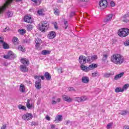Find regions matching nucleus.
I'll return each instance as SVG.
<instances>
[{
	"instance_id": "obj_1",
	"label": "nucleus",
	"mask_w": 129,
	"mask_h": 129,
	"mask_svg": "<svg viewBox=\"0 0 129 129\" xmlns=\"http://www.w3.org/2000/svg\"><path fill=\"white\" fill-rule=\"evenodd\" d=\"M111 61L116 65H121L124 61L123 56L119 54H114L111 56Z\"/></svg>"
},
{
	"instance_id": "obj_2",
	"label": "nucleus",
	"mask_w": 129,
	"mask_h": 129,
	"mask_svg": "<svg viewBox=\"0 0 129 129\" xmlns=\"http://www.w3.org/2000/svg\"><path fill=\"white\" fill-rule=\"evenodd\" d=\"M49 28V23L47 21L42 22L39 24V29L41 32H46Z\"/></svg>"
},
{
	"instance_id": "obj_3",
	"label": "nucleus",
	"mask_w": 129,
	"mask_h": 129,
	"mask_svg": "<svg viewBox=\"0 0 129 129\" xmlns=\"http://www.w3.org/2000/svg\"><path fill=\"white\" fill-rule=\"evenodd\" d=\"M129 34V29L127 28H121L118 30V35L119 37L123 38L126 37Z\"/></svg>"
},
{
	"instance_id": "obj_4",
	"label": "nucleus",
	"mask_w": 129,
	"mask_h": 129,
	"mask_svg": "<svg viewBox=\"0 0 129 129\" xmlns=\"http://www.w3.org/2000/svg\"><path fill=\"white\" fill-rule=\"evenodd\" d=\"M100 10H104L107 7V1L106 0H101L99 2Z\"/></svg>"
},
{
	"instance_id": "obj_5",
	"label": "nucleus",
	"mask_w": 129,
	"mask_h": 129,
	"mask_svg": "<svg viewBox=\"0 0 129 129\" xmlns=\"http://www.w3.org/2000/svg\"><path fill=\"white\" fill-rule=\"evenodd\" d=\"M24 120H30L33 118V115L31 113H26L22 116Z\"/></svg>"
},
{
	"instance_id": "obj_6",
	"label": "nucleus",
	"mask_w": 129,
	"mask_h": 129,
	"mask_svg": "<svg viewBox=\"0 0 129 129\" xmlns=\"http://www.w3.org/2000/svg\"><path fill=\"white\" fill-rule=\"evenodd\" d=\"M35 42L36 43V48L37 49V50H39L40 49V46L41 45V43H42V40H41V39L39 38H35Z\"/></svg>"
},
{
	"instance_id": "obj_7",
	"label": "nucleus",
	"mask_w": 129,
	"mask_h": 129,
	"mask_svg": "<svg viewBox=\"0 0 129 129\" xmlns=\"http://www.w3.org/2000/svg\"><path fill=\"white\" fill-rule=\"evenodd\" d=\"M55 37H56V32L54 31L49 32L47 35V38L49 39H54Z\"/></svg>"
},
{
	"instance_id": "obj_8",
	"label": "nucleus",
	"mask_w": 129,
	"mask_h": 129,
	"mask_svg": "<svg viewBox=\"0 0 129 129\" xmlns=\"http://www.w3.org/2000/svg\"><path fill=\"white\" fill-rule=\"evenodd\" d=\"M79 61L81 65L85 64V63H86V57L83 55L80 56L79 58Z\"/></svg>"
},
{
	"instance_id": "obj_9",
	"label": "nucleus",
	"mask_w": 129,
	"mask_h": 129,
	"mask_svg": "<svg viewBox=\"0 0 129 129\" xmlns=\"http://www.w3.org/2000/svg\"><path fill=\"white\" fill-rule=\"evenodd\" d=\"M24 20L26 23H29L30 24H32V23H33V19H32V17L28 15L24 17Z\"/></svg>"
},
{
	"instance_id": "obj_10",
	"label": "nucleus",
	"mask_w": 129,
	"mask_h": 129,
	"mask_svg": "<svg viewBox=\"0 0 129 129\" xmlns=\"http://www.w3.org/2000/svg\"><path fill=\"white\" fill-rule=\"evenodd\" d=\"M31 100L28 99L26 103V106L29 109H32L34 108V104L31 103Z\"/></svg>"
},
{
	"instance_id": "obj_11",
	"label": "nucleus",
	"mask_w": 129,
	"mask_h": 129,
	"mask_svg": "<svg viewBox=\"0 0 129 129\" xmlns=\"http://www.w3.org/2000/svg\"><path fill=\"white\" fill-rule=\"evenodd\" d=\"M62 99L64 100V101H67V102H72V98H70V97L67 95H63L62 96Z\"/></svg>"
},
{
	"instance_id": "obj_12",
	"label": "nucleus",
	"mask_w": 129,
	"mask_h": 129,
	"mask_svg": "<svg viewBox=\"0 0 129 129\" xmlns=\"http://www.w3.org/2000/svg\"><path fill=\"white\" fill-rule=\"evenodd\" d=\"M41 82H42L41 79H39L38 81H36L35 87L37 88V89H41V87H42V86L41 85Z\"/></svg>"
},
{
	"instance_id": "obj_13",
	"label": "nucleus",
	"mask_w": 129,
	"mask_h": 129,
	"mask_svg": "<svg viewBox=\"0 0 129 129\" xmlns=\"http://www.w3.org/2000/svg\"><path fill=\"white\" fill-rule=\"evenodd\" d=\"M112 19V14H109L106 16V18L104 19V22L106 23V22H109L111 21Z\"/></svg>"
},
{
	"instance_id": "obj_14",
	"label": "nucleus",
	"mask_w": 129,
	"mask_h": 129,
	"mask_svg": "<svg viewBox=\"0 0 129 129\" xmlns=\"http://www.w3.org/2000/svg\"><path fill=\"white\" fill-rule=\"evenodd\" d=\"M82 82L83 83L87 84L89 82V78L86 76H83L82 78Z\"/></svg>"
},
{
	"instance_id": "obj_15",
	"label": "nucleus",
	"mask_w": 129,
	"mask_h": 129,
	"mask_svg": "<svg viewBox=\"0 0 129 129\" xmlns=\"http://www.w3.org/2000/svg\"><path fill=\"white\" fill-rule=\"evenodd\" d=\"M7 55L11 59H15V58L16 57V54H14V52H13L12 51H8Z\"/></svg>"
},
{
	"instance_id": "obj_16",
	"label": "nucleus",
	"mask_w": 129,
	"mask_h": 129,
	"mask_svg": "<svg viewBox=\"0 0 129 129\" xmlns=\"http://www.w3.org/2000/svg\"><path fill=\"white\" fill-rule=\"evenodd\" d=\"M19 91L22 93H25L26 92V88L25 87V85L21 84L20 86Z\"/></svg>"
},
{
	"instance_id": "obj_17",
	"label": "nucleus",
	"mask_w": 129,
	"mask_h": 129,
	"mask_svg": "<svg viewBox=\"0 0 129 129\" xmlns=\"http://www.w3.org/2000/svg\"><path fill=\"white\" fill-rule=\"evenodd\" d=\"M21 62L24 65H29V63H30V61H29V60H28L26 58H22L21 59Z\"/></svg>"
},
{
	"instance_id": "obj_18",
	"label": "nucleus",
	"mask_w": 129,
	"mask_h": 129,
	"mask_svg": "<svg viewBox=\"0 0 129 129\" xmlns=\"http://www.w3.org/2000/svg\"><path fill=\"white\" fill-rule=\"evenodd\" d=\"M81 69L83 71H85V72H88L89 71V67H87L86 66H84V64H82L80 66Z\"/></svg>"
},
{
	"instance_id": "obj_19",
	"label": "nucleus",
	"mask_w": 129,
	"mask_h": 129,
	"mask_svg": "<svg viewBox=\"0 0 129 129\" xmlns=\"http://www.w3.org/2000/svg\"><path fill=\"white\" fill-rule=\"evenodd\" d=\"M124 75V72H122L118 75H116L114 78V80H117V79H119V78H121V77H122V76H123Z\"/></svg>"
},
{
	"instance_id": "obj_20",
	"label": "nucleus",
	"mask_w": 129,
	"mask_h": 129,
	"mask_svg": "<svg viewBox=\"0 0 129 129\" xmlns=\"http://www.w3.org/2000/svg\"><path fill=\"white\" fill-rule=\"evenodd\" d=\"M20 70L22 72H28V68L24 65L20 66Z\"/></svg>"
},
{
	"instance_id": "obj_21",
	"label": "nucleus",
	"mask_w": 129,
	"mask_h": 129,
	"mask_svg": "<svg viewBox=\"0 0 129 129\" xmlns=\"http://www.w3.org/2000/svg\"><path fill=\"white\" fill-rule=\"evenodd\" d=\"M97 68V64L95 63H93L92 64H90L89 66V70H93V69H95V68Z\"/></svg>"
},
{
	"instance_id": "obj_22",
	"label": "nucleus",
	"mask_w": 129,
	"mask_h": 129,
	"mask_svg": "<svg viewBox=\"0 0 129 129\" xmlns=\"http://www.w3.org/2000/svg\"><path fill=\"white\" fill-rule=\"evenodd\" d=\"M62 119H63L62 115H58L56 116L54 121H62Z\"/></svg>"
},
{
	"instance_id": "obj_23",
	"label": "nucleus",
	"mask_w": 129,
	"mask_h": 129,
	"mask_svg": "<svg viewBox=\"0 0 129 129\" xmlns=\"http://www.w3.org/2000/svg\"><path fill=\"white\" fill-rule=\"evenodd\" d=\"M44 77H45L46 80H51V75L48 72H45V73L44 74Z\"/></svg>"
},
{
	"instance_id": "obj_24",
	"label": "nucleus",
	"mask_w": 129,
	"mask_h": 129,
	"mask_svg": "<svg viewBox=\"0 0 129 129\" xmlns=\"http://www.w3.org/2000/svg\"><path fill=\"white\" fill-rule=\"evenodd\" d=\"M115 92L118 93V92H123V89L121 88L120 87H117L115 89Z\"/></svg>"
},
{
	"instance_id": "obj_25",
	"label": "nucleus",
	"mask_w": 129,
	"mask_h": 129,
	"mask_svg": "<svg viewBox=\"0 0 129 129\" xmlns=\"http://www.w3.org/2000/svg\"><path fill=\"white\" fill-rule=\"evenodd\" d=\"M13 42L15 45H19V39L16 37L13 38Z\"/></svg>"
},
{
	"instance_id": "obj_26",
	"label": "nucleus",
	"mask_w": 129,
	"mask_h": 129,
	"mask_svg": "<svg viewBox=\"0 0 129 129\" xmlns=\"http://www.w3.org/2000/svg\"><path fill=\"white\" fill-rule=\"evenodd\" d=\"M51 53V51L50 50H43L41 52V54H42V55H49V54H50Z\"/></svg>"
},
{
	"instance_id": "obj_27",
	"label": "nucleus",
	"mask_w": 129,
	"mask_h": 129,
	"mask_svg": "<svg viewBox=\"0 0 129 129\" xmlns=\"http://www.w3.org/2000/svg\"><path fill=\"white\" fill-rule=\"evenodd\" d=\"M61 102V98H58L56 99V101L52 100L51 101V103L52 104H56V103H58V102Z\"/></svg>"
},
{
	"instance_id": "obj_28",
	"label": "nucleus",
	"mask_w": 129,
	"mask_h": 129,
	"mask_svg": "<svg viewBox=\"0 0 129 129\" xmlns=\"http://www.w3.org/2000/svg\"><path fill=\"white\" fill-rule=\"evenodd\" d=\"M26 28H27V31H32L34 27L32 25V24H29L26 26Z\"/></svg>"
},
{
	"instance_id": "obj_29",
	"label": "nucleus",
	"mask_w": 129,
	"mask_h": 129,
	"mask_svg": "<svg viewBox=\"0 0 129 129\" xmlns=\"http://www.w3.org/2000/svg\"><path fill=\"white\" fill-rule=\"evenodd\" d=\"M54 14L55 15V16H59L60 15V11H59V9H55L53 10Z\"/></svg>"
},
{
	"instance_id": "obj_30",
	"label": "nucleus",
	"mask_w": 129,
	"mask_h": 129,
	"mask_svg": "<svg viewBox=\"0 0 129 129\" xmlns=\"http://www.w3.org/2000/svg\"><path fill=\"white\" fill-rule=\"evenodd\" d=\"M128 113V111L123 110L121 111L120 113H119V114H121V115H126Z\"/></svg>"
},
{
	"instance_id": "obj_31",
	"label": "nucleus",
	"mask_w": 129,
	"mask_h": 129,
	"mask_svg": "<svg viewBox=\"0 0 129 129\" xmlns=\"http://www.w3.org/2000/svg\"><path fill=\"white\" fill-rule=\"evenodd\" d=\"M19 32L21 35H25L27 33V31L25 29H21L19 30Z\"/></svg>"
},
{
	"instance_id": "obj_32",
	"label": "nucleus",
	"mask_w": 129,
	"mask_h": 129,
	"mask_svg": "<svg viewBox=\"0 0 129 129\" xmlns=\"http://www.w3.org/2000/svg\"><path fill=\"white\" fill-rule=\"evenodd\" d=\"M92 77H97V76L99 77L100 76V75H99V74L97 72L92 73Z\"/></svg>"
},
{
	"instance_id": "obj_33",
	"label": "nucleus",
	"mask_w": 129,
	"mask_h": 129,
	"mask_svg": "<svg viewBox=\"0 0 129 129\" xmlns=\"http://www.w3.org/2000/svg\"><path fill=\"white\" fill-rule=\"evenodd\" d=\"M3 48L4 49H9L10 48V46H9V44L6 42L3 43Z\"/></svg>"
},
{
	"instance_id": "obj_34",
	"label": "nucleus",
	"mask_w": 129,
	"mask_h": 129,
	"mask_svg": "<svg viewBox=\"0 0 129 129\" xmlns=\"http://www.w3.org/2000/svg\"><path fill=\"white\" fill-rule=\"evenodd\" d=\"M37 13L39 16H44V14L43 13V9H40L37 11Z\"/></svg>"
},
{
	"instance_id": "obj_35",
	"label": "nucleus",
	"mask_w": 129,
	"mask_h": 129,
	"mask_svg": "<svg viewBox=\"0 0 129 129\" xmlns=\"http://www.w3.org/2000/svg\"><path fill=\"white\" fill-rule=\"evenodd\" d=\"M18 50H19V51H22V52H25L26 51V49L21 45L18 46Z\"/></svg>"
},
{
	"instance_id": "obj_36",
	"label": "nucleus",
	"mask_w": 129,
	"mask_h": 129,
	"mask_svg": "<svg viewBox=\"0 0 129 129\" xmlns=\"http://www.w3.org/2000/svg\"><path fill=\"white\" fill-rule=\"evenodd\" d=\"M128 87H129V84H126L123 86L122 89H123V91H124V90H126V89H127Z\"/></svg>"
},
{
	"instance_id": "obj_37",
	"label": "nucleus",
	"mask_w": 129,
	"mask_h": 129,
	"mask_svg": "<svg viewBox=\"0 0 129 129\" xmlns=\"http://www.w3.org/2000/svg\"><path fill=\"white\" fill-rule=\"evenodd\" d=\"M19 109H22L23 110H26L27 109L26 106H23L22 105L19 106Z\"/></svg>"
},
{
	"instance_id": "obj_38",
	"label": "nucleus",
	"mask_w": 129,
	"mask_h": 129,
	"mask_svg": "<svg viewBox=\"0 0 129 129\" xmlns=\"http://www.w3.org/2000/svg\"><path fill=\"white\" fill-rule=\"evenodd\" d=\"M64 26H63V28H64V29H67V28H68V21L64 20Z\"/></svg>"
},
{
	"instance_id": "obj_39",
	"label": "nucleus",
	"mask_w": 129,
	"mask_h": 129,
	"mask_svg": "<svg viewBox=\"0 0 129 129\" xmlns=\"http://www.w3.org/2000/svg\"><path fill=\"white\" fill-rule=\"evenodd\" d=\"M75 101H77L78 102H81V97L75 98Z\"/></svg>"
},
{
	"instance_id": "obj_40",
	"label": "nucleus",
	"mask_w": 129,
	"mask_h": 129,
	"mask_svg": "<svg viewBox=\"0 0 129 129\" xmlns=\"http://www.w3.org/2000/svg\"><path fill=\"white\" fill-rule=\"evenodd\" d=\"M113 124V123H109L107 125V129H110L111 128V126H112V125Z\"/></svg>"
},
{
	"instance_id": "obj_41",
	"label": "nucleus",
	"mask_w": 129,
	"mask_h": 129,
	"mask_svg": "<svg viewBox=\"0 0 129 129\" xmlns=\"http://www.w3.org/2000/svg\"><path fill=\"white\" fill-rule=\"evenodd\" d=\"M31 1L33 3H35V4H36L38 6H39V5H40V0H31Z\"/></svg>"
},
{
	"instance_id": "obj_42",
	"label": "nucleus",
	"mask_w": 129,
	"mask_h": 129,
	"mask_svg": "<svg viewBox=\"0 0 129 129\" xmlns=\"http://www.w3.org/2000/svg\"><path fill=\"white\" fill-rule=\"evenodd\" d=\"M7 15L8 16V18L13 17V12H9L7 13Z\"/></svg>"
},
{
	"instance_id": "obj_43",
	"label": "nucleus",
	"mask_w": 129,
	"mask_h": 129,
	"mask_svg": "<svg viewBox=\"0 0 129 129\" xmlns=\"http://www.w3.org/2000/svg\"><path fill=\"white\" fill-rule=\"evenodd\" d=\"M87 99V98L85 96H83L81 97V102H82V101H85L86 99Z\"/></svg>"
},
{
	"instance_id": "obj_44",
	"label": "nucleus",
	"mask_w": 129,
	"mask_h": 129,
	"mask_svg": "<svg viewBox=\"0 0 129 129\" xmlns=\"http://www.w3.org/2000/svg\"><path fill=\"white\" fill-rule=\"evenodd\" d=\"M87 62H92V60L91 59V56H88L86 58Z\"/></svg>"
},
{
	"instance_id": "obj_45",
	"label": "nucleus",
	"mask_w": 129,
	"mask_h": 129,
	"mask_svg": "<svg viewBox=\"0 0 129 129\" xmlns=\"http://www.w3.org/2000/svg\"><path fill=\"white\" fill-rule=\"evenodd\" d=\"M110 75H111V74L110 73H105L104 75V77H105L106 78H108V77H109V76H110Z\"/></svg>"
},
{
	"instance_id": "obj_46",
	"label": "nucleus",
	"mask_w": 129,
	"mask_h": 129,
	"mask_svg": "<svg viewBox=\"0 0 129 129\" xmlns=\"http://www.w3.org/2000/svg\"><path fill=\"white\" fill-rule=\"evenodd\" d=\"M91 59H92V61H93V60H96L97 59V56L96 55H93L91 56Z\"/></svg>"
},
{
	"instance_id": "obj_47",
	"label": "nucleus",
	"mask_w": 129,
	"mask_h": 129,
	"mask_svg": "<svg viewBox=\"0 0 129 129\" xmlns=\"http://www.w3.org/2000/svg\"><path fill=\"white\" fill-rule=\"evenodd\" d=\"M106 59H107V55L103 54V58H102L103 61H105V60H106Z\"/></svg>"
},
{
	"instance_id": "obj_48",
	"label": "nucleus",
	"mask_w": 129,
	"mask_h": 129,
	"mask_svg": "<svg viewBox=\"0 0 129 129\" xmlns=\"http://www.w3.org/2000/svg\"><path fill=\"white\" fill-rule=\"evenodd\" d=\"M53 26L55 30H58V24L57 23V22H55L53 24Z\"/></svg>"
},
{
	"instance_id": "obj_49",
	"label": "nucleus",
	"mask_w": 129,
	"mask_h": 129,
	"mask_svg": "<svg viewBox=\"0 0 129 129\" xmlns=\"http://www.w3.org/2000/svg\"><path fill=\"white\" fill-rule=\"evenodd\" d=\"M124 45L125 46H129V40H126L124 42Z\"/></svg>"
},
{
	"instance_id": "obj_50",
	"label": "nucleus",
	"mask_w": 129,
	"mask_h": 129,
	"mask_svg": "<svg viewBox=\"0 0 129 129\" xmlns=\"http://www.w3.org/2000/svg\"><path fill=\"white\" fill-rule=\"evenodd\" d=\"M69 91H76L75 89L73 87H70L69 88Z\"/></svg>"
},
{
	"instance_id": "obj_51",
	"label": "nucleus",
	"mask_w": 129,
	"mask_h": 129,
	"mask_svg": "<svg viewBox=\"0 0 129 129\" xmlns=\"http://www.w3.org/2000/svg\"><path fill=\"white\" fill-rule=\"evenodd\" d=\"M4 58H5V59H11L10 58V56L8 55V54H7L6 55H4Z\"/></svg>"
},
{
	"instance_id": "obj_52",
	"label": "nucleus",
	"mask_w": 129,
	"mask_h": 129,
	"mask_svg": "<svg viewBox=\"0 0 129 129\" xmlns=\"http://www.w3.org/2000/svg\"><path fill=\"white\" fill-rule=\"evenodd\" d=\"M110 6H111V7H114V6H115L114 2H113V1L111 2Z\"/></svg>"
},
{
	"instance_id": "obj_53",
	"label": "nucleus",
	"mask_w": 129,
	"mask_h": 129,
	"mask_svg": "<svg viewBox=\"0 0 129 129\" xmlns=\"http://www.w3.org/2000/svg\"><path fill=\"white\" fill-rule=\"evenodd\" d=\"M45 118L47 120H50L51 117H49V115H46Z\"/></svg>"
},
{
	"instance_id": "obj_54",
	"label": "nucleus",
	"mask_w": 129,
	"mask_h": 129,
	"mask_svg": "<svg viewBox=\"0 0 129 129\" xmlns=\"http://www.w3.org/2000/svg\"><path fill=\"white\" fill-rule=\"evenodd\" d=\"M10 30V27H7L4 30V32H7V31H9Z\"/></svg>"
},
{
	"instance_id": "obj_55",
	"label": "nucleus",
	"mask_w": 129,
	"mask_h": 129,
	"mask_svg": "<svg viewBox=\"0 0 129 129\" xmlns=\"http://www.w3.org/2000/svg\"><path fill=\"white\" fill-rule=\"evenodd\" d=\"M35 79H41V76H34Z\"/></svg>"
},
{
	"instance_id": "obj_56",
	"label": "nucleus",
	"mask_w": 129,
	"mask_h": 129,
	"mask_svg": "<svg viewBox=\"0 0 129 129\" xmlns=\"http://www.w3.org/2000/svg\"><path fill=\"white\" fill-rule=\"evenodd\" d=\"M123 129H129V125H124L123 127Z\"/></svg>"
},
{
	"instance_id": "obj_57",
	"label": "nucleus",
	"mask_w": 129,
	"mask_h": 129,
	"mask_svg": "<svg viewBox=\"0 0 129 129\" xmlns=\"http://www.w3.org/2000/svg\"><path fill=\"white\" fill-rule=\"evenodd\" d=\"M7 128V125L4 124L2 127H1V129H6Z\"/></svg>"
},
{
	"instance_id": "obj_58",
	"label": "nucleus",
	"mask_w": 129,
	"mask_h": 129,
	"mask_svg": "<svg viewBox=\"0 0 129 129\" xmlns=\"http://www.w3.org/2000/svg\"><path fill=\"white\" fill-rule=\"evenodd\" d=\"M2 43H4V39L3 37H0V44Z\"/></svg>"
},
{
	"instance_id": "obj_59",
	"label": "nucleus",
	"mask_w": 129,
	"mask_h": 129,
	"mask_svg": "<svg viewBox=\"0 0 129 129\" xmlns=\"http://www.w3.org/2000/svg\"><path fill=\"white\" fill-rule=\"evenodd\" d=\"M68 123H70V120H67L65 121L64 122V124H68Z\"/></svg>"
},
{
	"instance_id": "obj_60",
	"label": "nucleus",
	"mask_w": 129,
	"mask_h": 129,
	"mask_svg": "<svg viewBox=\"0 0 129 129\" xmlns=\"http://www.w3.org/2000/svg\"><path fill=\"white\" fill-rule=\"evenodd\" d=\"M129 17V15H128V13L126 14H125L123 16V18H127Z\"/></svg>"
},
{
	"instance_id": "obj_61",
	"label": "nucleus",
	"mask_w": 129,
	"mask_h": 129,
	"mask_svg": "<svg viewBox=\"0 0 129 129\" xmlns=\"http://www.w3.org/2000/svg\"><path fill=\"white\" fill-rule=\"evenodd\" d=\"M75 15V12H72L70 15V17H73V16H74Z\"/></svg>"
},
{
	"instance_id": "obj_62",
	"label": "nucleus",
	"mask_w": 129,
	"mask_h": 129,
	"mask_svg": "<svg viewBox=\"0 0 129 129\" xmlns=\"http://www.w3.org/2000/svg\"><path fill=\"white\" fill-rule=\"evenodd\" d=\"M79 2H89V0H78Z\"/></svg>"
},
{
	"instance_id": "obj_63",
	"label": "nucleus",
	"mask_w": 129,
	"mask_h": 129,
	"mask_svg": "<svg viewBox=\"0 0 129 129\" xmlns=\"http://www.w3.org/2000/svg\"><path fill=\"white\" fill-rule=\"evenodd\" d=\"M123 22H124L125 23H128V20L124 19L123 20Z\"/></svg>"
},
{
	"instance_id": "obj_64",
	"label": "nucleus",
	"mask_w": 129,
	"mask_h": 129,
	"mask_svg": "<svg viewBox=\"0 0 129 129\" xmlns=\"http://www.w3.org/2000/svg\"><path fill=\"white\" fill-rule=\"evenodd\" d=\"M51 128H55V124H52L51 125Z\"/></svg>"
}]
</instances>
